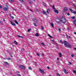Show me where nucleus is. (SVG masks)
<instances>
[{"label":"nucleus","mask_w":76,"mask_h":76,"mask_svg":"<svg viewBox=\"0 0 76 76\" xmlns=\"http://www.w3.org/2000/svg\"><path fill=\"white\" fill-rule=\"evenodd\" d=\"M39 70H40V72L42 73V74H44L45 73H44V70L41 69H39Z\"/></svg>","instance_id":"nucleus-5"},{"label":"nucleus","mask_w":76,"mask_h":76,"mask_svg":"<svg viewBox=\"0 0 76 76\" xmlns=\"http://www.w3.org/2000/svg\"><path fill=\"white\" fill-rule=\"evenodd\" d=\"M34 23V26H37V24H36V23Z\"/></svg>","instance_id":"nucleus-33"},{"label":"nucleus","mask_w":76,"mask_h":76,"mask_svg":"<svg viewBox=\"0 0 76 76\" xmlns=\"http://www.w3.org/2000/svg\"><path fill=\"white\" fill-rule=\"evenodd\" d=\"M47 68V69H50V68L48 66Z\"/></svg>","instance_id":"nucleus-49"},{"label":"nucleus","mask_w":76,"mask_h":76,"mask_svg":"<svg viewBox=\"0 0 76 76\" xmlns=\"http://www.w3.org/2000/svg\"><path fill=\"white\" fill-rule=\"evenodd\" d=\"M63 70H64V72L65 73H66V74L68 73L69 72H67L66 70L65 69H63Z\"/></svg>","instance_id":"nucleus-9"},{"label":"nucleus","mask_w":76,"mask_h":76,"mask_svg":"<svg viewBox=\"0 0 76 76\" xmlns=\"http://www.w3.org/2000/svg\"><path fill=\"white\" fill-rule=\"evenodd\" d=\"M58 31H61V29H60V28H59Z\"/></svg>","instance_id":"nucleus-37"},{"label":"nucleus","mask_w":76,"mask_h":76,"mask_svg":"<svg viewBox=\"0 0 76 76\" xmlns=\"http://www.w3.org/2000/svg\"><path fill=\"white\" fill-rule=\"evenodd\" d=\"M4 63L7 65H8V63L6 62H4Z\"/></svg>","instance_id":"nucleus-26"},{"label":"nucleus","mask_w":76,"mask_h":76,"mask_svg":"<svg viewBox=\"0 0 76 76\" xmlns=\"http://www.w3.org/2000/svg\"><path fill=\"white\" fill-rule=\"evenodd\" d=\"M28 69L29 70H32V68L31 67H28Z\"/></svg>","instance_id":"nucleus-28"},{"label":"nucleus","mask_w":76,"mask_h":76,"mask_svg":"<svg viewBox=\"0 0 76 76\" xmlns=\"http://www.w3.org/2000/svg\"><path fill=\"white\" fill-rule=\"evenodd\" d=\"M51 26L53 27V28H54V24H53V23H50Z\"/></svg>","instance_id":"nucleus-15"},{"label":"nucleus","mask_w":76,"mask_h":76,"mask_svg":"<svg viewBox=\"0 0 76 76\" xmlns=\"http://www.w3.org/2000/svg\"><path fill=\"white\" fill-rule=\"evenodd\" d=\"M21 51H24V49H21Z\"/></svg>","instance_id":"nucleus-45"},{"label":"nucleus","mask_w":76,"mask_h":76,"mask_svg":"<svg viewBox=\"0 0 76 76\" xmlns=\"http://www.w3.org/2000/svg\"><path fill=\"white\" fill-rule=\"evenodd\" d=\"M67 29L68 30V31H69L70 30L69 29V28H67Z\"/></svg>","instance_id":"nucleus-41"},{"label":"nucleus","mask_w":76,"mask_h":76,"mask_svg":"<svg viewBox=\"0 0 76 76\" xmlns=\"http://www.w3.org/2000/svg\"><path fill=\"white\" fill-rule=\"evenodd\" d=\"M63 43L64 45V46L66 47H68L70 48H72V45L69 44V42H68L66 41H64Z\"/></svg>","instance_id":"nucleus-1"},{"label":"nucleus","mask_w":76,"mask_h":76,"mask_svg":"<svg viewBox=\"0 0 76 76\" xmlns=\"http://www.w3.org/2000/svg\"><path fill=\"white\" fill-rule=\"evenodd\" d=\"M61 22H62L63 23H64V20H62V21H61Z\"/></svg>","instance_id":"nucleus-40"},{"label":"nucleus","mask_w":76,"mask_h":76,"mask_svg":"<svg viewBox=\"0 0 76 76\" xmlns=\"http://www.w3.org/2000/svg\"><path fill=\"white\" fill-rule=\"evenodd\" d=\"M33 0V1H35V0Z\"/></svg>","instance_id":"nucleus-60"},{"label":"nucleus","mask_w":76,"mask_h":76,"mask_svg":"<svg viewBox=\"0 0 76 76\" xmlns=\"http://www.w3.org/2000/svg\"><path fill=\"white\" fill-rule=\"evenodd\" d=\"M73 72L74 73H76V71L74 70H73Z\"/></svg>","instance_id":"nucleus-29"},{"label":"nucleus","mask_w":76,"mask_h":76,"mask_svg":"<svg viewBox=\"0 0 76 76\" xmlns=\"http://www.w3.org/2000/svg\"><path fill=\"white\" fill-rule=\"evenodd\" d=\"M0 23L2 24V22L0 20Z\"/></svg>","instance_id":"nucleus-43"},{"label":"nucleus","mask_w":76,"mask_h":76,"mask_svg":"<svg viewBox=\"0 0 76 76\" xmlns=\"http://www.w3.org/2000/svg\"><path fill=\"white\" fill-rule=\"evenodd\" d=\"M74 23L75 25V26H76V20H75L74 21Z\"/></svg>","instance_id":"nucleus-17"},{"label":"nucleus","mask_w":76,"mask_h":76,"mask_svg":"<svg viewBox=\"0 0 76 76\" xmlns=\"http://www.w3.org/2000/svg\"><path fill=\"white\" fill-rule=\"evenodd\" d=\"M41 44H42V45H45L44 44V43H41Z\"/></svg>","instance_id":"nucleus-36"},{"label":"nucleus","mask_w":76,"mask_h":76,"mask_svg":"<svg viewBox=\"0 0 76 76\" xmlns=\"http://www.w3.org/2000/svg\"><path fill=\"white\" fill-rule=\"evenodd\" d=\"M30 11H31V12H32V10H30Z\"/></svg>","instance_id":"nucleus-61"},{"label":"nucleus","mask_w":76,"mask_h":76,"mask_svg":"<svg viewBox=\"0 0 76 76\" xmlns=\"http://www.w3.org/2000/svg\"><path fill=\"white\" fill-rule=\"evenodd\" d=\"M30 57H31V58H32V56H30Z\"/></svg>","instance_id":"nucleus-62"},{"label":"nucleus","mask_w":76,"mask_h":76,"mask_svg":"<svg viewBox=\"0 0 76 76\" xmlns=\"http://www.w3.org/2000/svg\"><path fill=\"white\" fill-rule=\"evenodd\" d=\"M56 75H57V76H60V75H59L58 74V73H57V74H56Z\"/></svg>","instance_id":"nucleus-32"},{"label":"nucleus","mask_w":76,"mask_h":76,"mask_svg":"<svg viewBox=\"0 0 76 76\" xmlns=\"http://www.w3.org/2000/svg\"><path fill=\"white\" fill-rule=\"evenodd\" d=\"M74 34H75V35H76V32H74Z\"/></svg>","instance_id":"nucleus-57"},{"label":"nucleus","mask_w":76,"mask_h":76,"mask_svg":"<svg viewBox=\"0 0 76 76\" xmlns=\"http://www.w3.org/2000/svg\"><path fill=\"white\" fill-rule=\"evenodd\" d=\"M73 6H75V4H73Z\"/></svg>","instance_id":"nucleus-51"},{"label":"nucleus","mask_w":76,"mask_h":76,"mask_svg":"<svg viewBox=\"0 0 76 76\" xmlns=\"http://www.w3.org/2000/svg\"><path fill=\"white\" fill-rule=\"evenodd\" d=\"M64 10L65 11H67L68 10V9L67 7H65L64 8Z\"/></svg>","instance_id":"nucleus-11"},{"label":"nucleus","mask_w":76,"mask_h":76,"mask_svg":"<svg viewBox=\"0 0 76 76\" xmlns=\"http://www.w3.org/2000/svg\"><path fill=\"white\" fill-rule=\"evenodd\" d=\"M41 28H42V29H43V30L44 29V28L43 27H41Z\"/></svg>","instance_id":"nucleus-47"},{"label":"nucleus","mask_w":76,"mask_h":76,"mask_svg":"<svg viewBox=\"0 0 76 76\" xmlns=\"http://www.w3.org/2000/svg\"><path fill=\"white\" fill-rule=\"evenodd\" d=\"M44 56V53L42 54V56Z\"/></svg>","instance_id":"nucleus-54"},{"label":"nucleus","mask_w":76,"mask_h":76,"mask_svg":"<svg viewBox=\"0 0 76 76\" xmlns=\"http://www.w3.org/2000/svg\"><path fill=\"white\" fill-rule=\"evenodd\" d=\"M34 21L35 22H36V23L38 22V20H37L35 19V18H34L33 19Z\"/></svg>","instance_id":"nucleus-8"},{"label":"nucleus","mask_w":76,"mask_h":76,"mask_svg":"<svg viewBox=\"0 0 76 76\" xmlns=\"http://www.w3.org/2000/svg\"><path fill=\"white\" fill-rule=\"evenodd\" d=\"M67 14L68 16H69V15H70V14L69 13H68Z\"/></svg>","instance_id":"nucleus-42"},{"label":"nucleus","mask_w":76,"mask_h":76,"mask_svg":"<svg viewBox=\"0 0 76 76\" xmlns=\"http://www.w3.org/2000/svg\"><path fill=\"white\" fill-rule=\"evenodd\" d=\"M10 23H11V24L12 25V26H16V24L15 23H13V22L12 21H11Z\"/></svg>","instance_id":"nucleus-4"},{"label":"nucleus","mask_w":76,"mask_h":76,"mask_svg":"<svg viewBox=\"0 0 76 76\" xmlns=\"http://www.w3.org/2000/svg\"><path fill=\"white\" fill-rule=\"evenodd\" d=\"M71 57H74V55L73 54H71Z\"/></svg>","instance_id":"nucleus-31"},{"label":"nucleus","mask_w":76,"mask_h":76,"mask_svg":"<svg viewBox=\"0 0 76 76\" xmlns=\"http://www.w3.org/2000/svg\"><path fill=\"white\" fill-rule=\"evenodd\" d=\"M3 9L4 10H7V9H8V8H7L6 7H4V8Z\"/></svg>","instance_id":"nucleus-16"},{"label":"nucleus","mask_w":76,"mask_h":76,"mask_svg":"<svg viewBox=\"0 0 76 76\" xmlns=\"http://www.w3.org/2000/svg\"><path fill=\"white\" fill-rule=\"evenodd\" d=\"M19 67H20V68H21V69H25L26 68V67H25V66L23 65H20L19 66Z\"/></svg>","instance_id":"nucleus-3"},{"label":"nucleus","mask_w":76,"mask_h":76,"mask_svg":"<svg viewBox=\"0 0 76 76\" xmlns=\"http://www.w3.org/2000/svg\"><path fill=\"white\" fill-rule=\"evenodd\" d=\"M11 18H12V19H14V17L12 16H11Z\"/></svg>","instance_id":"nucleus-38"},{"label":"nucleus","mask_w":76,"mask_h":76,"mask_svg":"<svg viewBox=\"0 0 76 76\" xmlns=\"http://www.w3.org/2000/svg\"><path fill=\"white\" fill-rule=\"evenodd\" d=\"M64 20V21H63L64 23H65L66 22V18H65L64 16H62L61 18V20L60 21H61L62 20Z\"/></svg>","instance_id":"nucleus-2"},{"label":"nucleus","mask_w":76,"mask_h":76,"mask_svg":"<svg viewBox=\"0 0 76 76\" xmlns=\"http://www.w3.org/2000/svg\"><path fill=\"white\" fill-rule=\"evenodd\" d=\"M14 22H15V23H16V24H17V25H19V23H18V21H17L15 20V21H14Z\"/></svg>","instance_id":"nucleus-13"},{"label":"nucleus","mask_w":76,"mask_h":76,"mask_svg":"<svg viewBox=\"0 0 76 76\" xmlns=\"http://www.w3.org/2000/svg\"><path fill=\"white\" fill-rule=\"evenodd\" d=\"M31 29H28L27 30V32H29V31H31Z\"/></svg>","instance_id":"nucleus-27"},{"label":"nucleus","mask_w":76,"mask_h":76,"mask_svg":"<svg viewBox=\"0 0 76 76\" xmlns=\"http://www.w3.org/2000/svg\"><path fill=\"white\" fill-rule=\"evenodd\" d=\"M29 3H30L31 4H32V3H31V1H29Z\"/></svg>","instance_id":"nucleus-53"},{"label":"nucleus","mask_w":76,"mask_h":76,"mask_svg":"<svg viewBox=\"0 0 76 76\" xmlns=\"http://www.w3.org/2000/svg\"><path fill=\"white\" fill-rule=\"evenodd\" d=\"M8 60H11V59L10 58H8Z\"/></svg>","instance_id":"nucleus-58"},{"label":"nucleus","mask_w":76,"mask_h":76,"mask_svg":"<svg viewBox=\"0 0 76 76\" xmlns=\"http://www.w3.org/2000/svg\"><path fill=\"white\" fill-rule=\"evenodd\" d=\"M37 56H39V53H37Z\"/></svg>","instance_id":"nucleus-39"},{"label":"nucleus","mask_w":76,"mask_h":76,"mask_svg":"<svg viewBox=\"0 0 76 76\" xmlns=\"http://www.w3.org/2000/svg\"><path fill=\"white\" fill-rule=\"evenodd\" d=\"M73 13L74 14H76V11H74L73 12Z\"/></svg>","instance_id":"nucleus-30"},{"label":"nucleus","mask_w":76,"mask_h":76,"mask_svg":"<svg viewBox=\"0 0 76 76\" xmlns=\"http://www.w3.org/2000/svg\"><path fill=\"white\" fill-rule=\"evenodd\" d=\"M17 37H19V38H23V37L20 36H19V35H18L17 36Z\"/></svg>","instance_id":"nucleus-19"},{"label":"nucleus","mask_w":76,"mask_h":76,"mask_svg":"<svg viewBox=\"0 0 76 76\" xmlns=\"http://www.w3.org/2000/svg\"><path fill=\"white\" fill-rule=\"evenodd\" d=\"M59 60V58H57V60Z\"/></svg>","instance_id":"nucleus-56"},{"label":"nucleus","mask_w":76,"mask_h":76,"mask_svg":"<svg viewBox=\"0 0 76 76\" xmlns=\"http://www.w3.org/2000/svg\"><path fill=\"white\" fill-rule=\"evenodd\" d=\"M48 36H49V37H50V38H53V37H52V36H50V34H48Z\"/></svg>","instance_id":"nucleus-25"},{"label":"nucleus","mask_w":76,"mask_h":76,"mask_svg":"<svg viewBox=\"0 0 76 76\" xmlns=\"http://www.w3.org/2000/svg\"><path fill=\"white\" fill-rule=\"evenodd\" d=\"M43 12L44 14V15H47V12H46L44 11H43Z\"/></svg>","instance_id":"nucleus-14"},{"label":"nucleus","mask_w":76,"mask_h":76,"mask_svg":"<svg viewBox=\"0 0 76 76\" xmlns=\"http://www.w3.org/2000/svg\"><path fill=\"white\" fill-rule=\"evenodd\" d=\"M66 37H67V38H68L69 37V36H68V35H66Z\"/></svg>","instance_id":"nucleus-50"},{"label":"nucleus","mask_w":76,"mask_h":76,"mask_svg":"<svg viewBox=\"0 0 76 76\" xmlns=\"http://www.w3.org/2000/svg\"><path fill=\"white\" fill-rule=\"evenodd\" d=\"M60 42H61V43L62 44H64V43H63V41H62V40H60Z\"/></svg>","instance_id":"nucleus-20"},{"label":"nucleus","mask_w":76,"mask_h":76,"mask_svg":"<svg viewBox=\"0 0 76 76\" xmlns=\"http://www.w3.org/2000/svg\"><path fill=\"white\" fill-rule=\"evenodd\" d=\"M3 21H4V20H5V19H3Z\"/></svg>","instance_id":"nucleus-63"},{"label":"nucleus","mask_w":76,"mask_h":76,"mask_svg":"<svg viewBox=\"0 0 76 76\" xmlns=\"http://www.w3.org/2000/svg\"><path fill=\"white\" fill-rule=\"evenodd\" d=\"M69 64H72V63L70 62H69Z\"/></svg>","instance_id":"nucleus-48"},{"label":"nucleus","mask_w":76,"mask_h":76,"mask_svg":"<svg viewBox=\"0 0 76 76\" xmlns=\"http://www.w3.org/2000/svg\"><path fill=\"white\" fill-rule=\"evenodd\" d=\"M71 18L72 19H75V17L74 16V17H71Z\"/></svg>","instance_id":"nucleus-21"},{"label":"nucleus","mask_w":76,"mask_h":76,"mask_svg":"<svg viewBox=\"0 0 76 76\" xmlns=\"http://www.w3.org/2000/svg\"><path fill=\"white\" fill-rule=\"evenodd\" d=\"M14 43H15V44H16V45L18 44V43H17V42H16V41H14Z\"/></svg>","instance_id":"nucleus-22"},{"label":"nucleus","mask_w":76,"mask_h":76,"mask_svg":"<svg viewBox=\"0 0 76 76\" xmlns=\"http://www.w3.org/2000/svg\"><path fill=\"white\" fill-rule=\"evenodd\" d=\"M69 11H70L71 12H73V10H72L70 8H69Z\"/></svg>","instance_id":"nucleus-24"},{"label":"nucleus","mask_w":76,"mask_h":76,"mask_svg":"<svg viewBox=\"0 0 76 76\" xmlns=\"http://www.w3.org/2000/svg\"><path fill=\"white\" fill-rule=\"evenodd\" d=\"M42 4L44 6H45V7H47V5H46V4L44 2L42 3Z\"/></svg>","instance_id":"nucleus-10"},{"label":"nucleus","mask_w":76,"mask_h":76,"mask_svg":"<svg viewBox=\"0 0 76 76\" xmlns=\"http://www.w3.org/2000/svg\"><path fill=\"white\" fill-rule=\"evenodd\" d=\"M59 57H62V54H61V53H60L59 54Z\"/></svg>","instance_id":"nucleus-12"},{"label":"nucleus","mask_w":76,"mask_h":76,"mask_svg":"<svg viewBox=\"0 0 76 76\" xmlns=\"http://www.w3.org/2000/svg\"><path fill=\"white\" fill-rule=\"evenodd\" d=\"M70 36H68V39H69V38H70Z\"/></svg>","instance_id":"nucleus-44"},{"label":"nucleus","mask_w":76,"mask_h":76,"mask_svg":"<svg viewBox=\"0 0 76 76\" xmlns=\"http://www.w3.org/2000/svg\"><path fill=\"white\" fill-rule=\"evenodd\" d=\"M10 0V1L12 2V3H13L14 1L13 0Z\"/></svg>","instance_id":"nucleus-34"},{"label":"nucleus","mask_w":76,"mask_h":76,"mask_svg":"<svg viewBox=\"0 0 76 76\" xmlns=\"http://www.w3.org/2000/svg\"><path fill=\"white\" fill-rule=\"evenodd\" d=\"M53 9L54 10H56V9H55L56 8H55V7H54V5L53 6Z\"/></svg>","instance_id":"nucleus-23"},{"label":"nucleus","mask_w":76,"mask_h":76,"mask_svg":"<svg viewBox=\"0 0 76 76\" xmlns=\"http://www.w3.org/2000/svg\"><path fill=\"white\" fill-rule=\"evenodd\" d=\"M35 36H36V37H38L39 35V34H38V33H36L35 34Z\"/></svg>","instance_id":"nucleus-18"},{"label":"nucleus","mask_w":76,"mask_h":76,"mask_svg":"<svg viewBox=\"0 0 76 76\" xmlns=\"http://www.w3.org/2000/svg\"><path fill=\"white\" fill-rule=\"evenodd\" d=\"M18 76H21V75H20V74H18Z\"/></svg>","instance_id":"nucleus-52"},{"label":"nucleus","mask_w":76,"mask_h":76,"mask_svg":"<svg viewBox=\"0 0 76 76\" xmlns=\"http://www.w3.org/2000/svg\"><path fill=\"white\" fill-rule=\"evenodd\" d=\"M75 50H76V48H74Z\"/></svg>","instance_id":"nucleus-59"},{"label":"nucleus","mask_w":76,"mask_h":76,"mask_svg":"<svg viewBox=\"0 0 76 76\" xmlns=\"http://www.w3.org/2000/svg\"><path fill=\"white\" fill-rule=\"evenodd\" d=\"M0 8L1 9H2V7H1V6L0 5Z\"/></svg>","instance_id":"nucleus-46"},{"label":"nucleus","mask_w":76,"mask_h":76,"mask_svg":"<svg viewBox=\"0 0 76 76\" xmlns=\"http://www.w3.org/2000/svg\"><path fill=\"white\" fill-rule=\"evenodd\" d=\"M54 12L55 13H57V14H58V10H54Z\"/></svg>","instance_id":"nucleus-6"},{"label":"nucleus","mask_w":76,"mask_h":76,"mask_svg":"<svg viewBox=\"0 0 76 76\" xmlns=\"http://www.w3.org/2000/svg\"><path fill=\"white\" fill-rule=\"evenodd\" d=\"M10 56L11 57H13V56L12 55H10Z\"/></svg>","instance_id":"nucleus-55"},{"label":"nucleus","mask_w":76,"mask_h":76,"mask_svg":"<svg viewBox=\"0 0 76 76\" xmlns=\"http://www.w3.org/2000/svg\"><path fill=\"white\" fill-rule=\"evenodd\" d=\"M20 1H21V2H24V1L23 0H20Z\"/></svg>","instance_id":"nucleus-35"},{"label":"nucleus","mask_w":76,"mask_h":76,"mask_svg":"<svg viewBox=\"0 0 76 76\" xmlns=\"http://www.w3.org/2000/svg\"><path fill=\"white\" fill-rule=\"evenodd\" d=\"M50 12V9H48L46 11V12L48 14H49V12Z\"/></svg>","instance_id":"nucleus-7"},{"label":"nucleus","mask_w":76,"mask_h":76,"mask_svg":"<svg viewBox=\"0 0 76 76\" xmlns=\"http://www.w3.org/2000/svg\"><path fill=\"white\" fill-rule=\"evenodd\" d=\"M53 41V42H54V41Z\"/></svg>","instance_id":"nucleus-64"}]
</instances>
